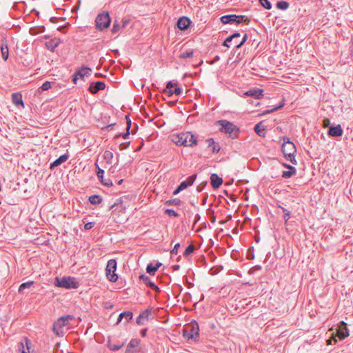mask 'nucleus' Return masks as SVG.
<instances>
[{
	"instance_id": "59",
	"label": "nucleus",
	"mask_w": 353,
	"mask_h": 353,
	"mask_svg": "<svg viewBox=\"0 0 353 353\" xmlns=\"http://www.w3.org/2000/svg\"><path fill=\"white\" fill-rule=\"evenodd\" d=\"M150 288L157 292H160V291H161L160 288L155 283H154L153 285Z\"/></svg>"
},
{
	"instance_id": "26",
	"label": "nucleus",
	"mask_w": 353,
	"mask_h": 353,
	"mask_svg": "<svg viewBox=\"0 0 353 353\" xmlns=\"http://www.w3.org/2000/svg\"><path fill=\"white\" fill-rule=\"evenodd\" d=\"M288 169H289V170L283 171L282 172V177L284 179H289L296 173V169L292 165H288Z\"/></svg>"
},
{
	"instance_id": "35",
	"label": "nucleus",
	"mask_w": 353,
	"mask_h": 353,
	"mask_svg": "<svg viewBox=\"0 0 353 353\" xmlns=\"http://www.w3.org/2000/svg\"><path fill=\"white\" fill-rule=\"evenodd\" d=\"M157 270V267H154L152 263L147 265L146 271L150 275H154Z\"/></svg>"
},
{
	"instance_id": "64",
	"label": "nucleus",
	"mask_w": 353,
	"mask_h": 353,
	"mask_svg": "<svg viewBox=\"0 0 353 353\" xmlns=\"http://www.w3.org/2000/svg\"><path fill=\"white\" fill-rule=\"evenodd\" d=\"M254 255L253 252L251 254H248V259L249 260H252V259H254Z\"/></svg>"
},
{
	"instance_id": "54",
	"label": "nucleus",
	"mask_w": 353,
	"mask_h": 353,
	"mask_svg": "<svg viewBox=\"0 0 353 353\" xmlns=\"http://www.w3.org/2000/svg\"><path fill=\"white\" fill-rule=\"evenodd\" d=\"M122 203L121 199H118L116 200L114 203L110 206V209H112L115 206H117L118 205L121 204Z\"/></svg>"
},
{
	"instance_id": "33",
	"label": "nucleus",
	"mask_w": 353,
	"mask_h": 353,
	"mask_svg": "<svg viewBox=\"0 0 353 353\" xmlns=\"http://www.w3.org/2000/svg\"><path fill=\"white\" fill-rule=\"evenodd\" d=\"M289 3L285 1H280L276 3V7L278 9L285 10L289 8Z\"/></svg>"
},
{
	"instance_id": "51",
	"label": "nucleus",
	"mask_w": 353,
	"mask_h": 353,
	"mask_svg": "<svg viewBox=\"0 0 353 353\" xmlns=\"http://www.w3.org/2000/svg\"><path fill=\"white\" fill-rule=\"evenodd\" d=\"M94 223H93V222H88V223L85 224L84 228L86 230H88L92 229L94 227Z\"/></svg>"
},
{
	"instance_id": "11",
	"label": "nucleus",
	"mask_w": 353,
	"mask_h": 353,
	"mask_svg": "<svg viewBox=\"0 0 353 353\" xmlns=\"http://www.w3.org/2000/svg\"><path fill=\"white\" fill-rule=\"evenodd\" d=\"M91 69L87 66H82L80 69L77 70L73 74L72 81L74 83H77V79L81 78L84 79L85 77L90 75Z\"/></svg>"
},
{
	"instance_id": "39",
	"label": "nucleus",
	"mask_w": 353,
	"mask_h": 353,
	"mask_svg": "<svg viewBox=\"0 0 353 353\" xmlns=\"http://www.w3.org/2000/svg\"><path fill=\"white\" fill-rule=\"evenodd\" d=\"M259 2L265 9L270 10L272 8V4L268 0H259Z\"/></svg>"
},
{
	"instance_id": "14",
	"label": "nucleus",
	"mask_w": 353,
	"mask_h": 353,
	"mask_svg": "<svg viewBox=\"0 0 353 353\" xmlns=\"http://www.w3.org/2000/svg\"><path fill=\"white\" fill-rule=\"evenodd\" d=\"M343 133V128L340 124H338L335 126L332 125L329 127L328 130V135L333 137H337L342 136Z\"/></svg>"
},
{
	"instance_id": "18",
	"label": "nucleus",
	"mask_w": 353,
	"mask_h": 353,
	"mask_svg": "<svg viewBox=\"0 0 353 353\" xmlns=\"http://www.w3.org/2000/svg\"><path fill=\"white\" fill-rule=\"evenodd\" d=\"M210 183L213 189H218L223 183L222 178L219 177L216 174H212L210 176Z\"/></svg>"
},
{
	"instance_id": "3",
	"label": "nucleus",
	"mask_w": 353,
	"mask_h": 353,
	"mask_svg": "<svg viewBox=\"0 0 353 353\" xmlns=\"http://www.w3.org/2000/svg\"><path fill=\"white\" fill-rule=\"evenodd\" d=\"M283 139L284 142L281 147L282 152L288 161H290L292 164L296 165L297 161L294 157L296 152L295 145L287 137H284Z\"/></svg>"
},
{
	"instance_id": "46",
	"label": "nucleus",
	"mask_w": 353,
	"mask_h": 353,
	"mask_svg": "<svg viewBox=\"0 0 353 353\" xmlns=\"http://www.w3.org/2000/svg\"><path fill=\"white\" fill-rule=\"evenodd\" d=\"M281 209H282L283 212H284L283 218H284L285 222H287L288 221L289 216L290 215V212L284 208H281Z\"/></svg>"
},
{
	"instance_id": "27",
	"label": "nucleus",
	"mask_w": 353,
	"mask_h": 353,
	"mask_svg": "<svg viewBox=\"0 0 353 353\" xmlns=\"http://www.w3.org/2000/svg\"><path fill=\"white\" fill-rule=\"evenodd\" d=\"M12 103L16 105H24L22 100V96L20 93H13L12 94Z\"/></svg>"
},
{
	"instance_id": "4",
	"label": "nucleus",
	"mask_w": 353,
	"mask_h": 353,
	"mask_svg": "<svg viewBox=\"0 0 353 353\" xmlns=\"http://www.w3.org/2000/svg\"><path fill=\"white\" fill-rule=\"evenodd\" d=\"M54 285L65 289H77L79 286V282L75 278L72 276H63L61 278L57 276Z\"/></svg>"
},
{
	"instance_id": "60",
	"label": "nucleus",
	"mask_w": 353,
	"mask_h": 353,
	"mask_svg": "<svg viewBox=\"0 0 353 353\" xmlns=\"http://www.w3.org/2000/svg\"><path fill=\"white\" fill-rule=\"evenodd\" d=\"M230 36H231L232 39L234 40V39L239 37L241 36V34L239 32H235Z\"/></svg>"
},
{
	"instance_id": "53",
	"label": "nucleus",
	"mask_w": 353,
	"mask_h": 353,
	"mask_svg": "<svg viewBox=\"0 0 353 353\" xmlns=\"http://www.w3.org/2000/svg\"><path fill=\"white\" fill-rule=\"evenodd\" d=\"M337 342V339H336V336H333L332 339H330L327 340L328 344H336Z\"/></svg>"
},
{
	"instance_id": "7",
	"label": "nucleus",
	"mask_w": 353,
	"mask_h": 353,
	"mask_svg": "<svg viewBox=\"0 0 353 353\" xmlns=\"http://www.w3.org/2000/svg\"><path fill=\"white\" fill-rule=\"evenodd\" d=\"M220 19L221 23L223 24H240L241 23L244 22L245 24L248 25L250 22V19L248 17L244 15H236L234 14L222 16Z\"/></svg>"
},
{
	"instance_id": "63",
	"label": "nucleus",
	"mask_w": 353,
	"mask_h": 353,
	"mask_svg": "<svg viewBox=\"0 0 353 353\" xmlns=\"http://www.w3.org/2000/svg\"><path fill=\"white\" fill-rule=\"evenodd\" d=\"M129 143H128L127 145L125 143L120 144V145H119L120 150H123L124 148H125L129 145Z\"/></svg>"
},
{
	"instance_id": "21",
	"label": "nucleus",
	"mask_w": 353,
	"mask_h": 353,
	"mask_svg": "<svg viewBox=\"0 0 353 353\" xmlns=\"http://www.w3.org/2000/svg\"><path fill=\"white\" fill-rule=\"evenodd\" d=\"M341 323L343 325V327L337 330L336 336L340 340H343L348 336L349 333L346 327V323L344 321H341Z\"/></svg>"
},
{
	"instance_id": "29",
	"label": "nucleus",
	"mask_w": 353,
	"mask_h": 353,
	"mask_svg": "<svg viewBox=\"0 0 353 353\" xmlns=\"http://www.w3.org/2000/svg\"><path fill=\"white\" fill-rule=\"evenodd\" d=\"M89 201L92 205L100 204L102 202V198L97 194L92 195L89 197Z\"/></svg>"
},
{
	"instance_id": "2",
	"label": "nucleus",
	"mask_w": 353,
	"mask_h": 353,
	"mask_svg": "<svg viewBox=\"0 0 353 353\" xmlns=\"http://www.w3.org/2000/svg\"><path fill=\"white\" fill-rule=\"evenodd\" d=\"M216 125L221 126V132L228 134L232 139L237 138L239 135V128L229 121L219 120L216 121Z\"/></svg>"
},
{
	"instance_id": "43",
	"label": "nucleus",
	"mask_w": 353,
	"mask_h": 353,
	"mask_svg": "<svg viewBox=\"0 0 353 353\" xmlns=\"http://www.w3.org/2000/svg\"><path fill=\"white\" fill-rule=\"evenodd\" d=\"M123 345H124V343H122L121 345L109 344L108 347L112 351H117V350H120Z\"/></svg>"
},
{
	"instance_id": "24",
	"label": "nucleus",
	"mask_w": 353,
	"mask_h": 353,
	"mask_svg": "<svg viewBox=\"0 0 353 353\" xmlns=\"http://www.w3.org/2000/svg\"><path fill=\"white\" fill-rule=\"evenodd\" d=\"M60 40L59 39H52L46 43V47L50 51H54L55 48L59 46Z\"/></svg>"
},
{
	"instance_id": "25",
	"label": "nucleus",
	"mask_w": 353,
	"mask_h": 353,
	"mask_svg": "<svg viewBox=\"0 0 353 353\" xmlns=\"http://www.w3.org/2000/svg\"><path fill=\"white\" fill-rule=\"evenodd\" d=\"M254 130L255 132L261 137H265V126L263 125V122L261 121L256 125H255Z\"/></svg>"
},
{
	"instance_id": "23",
	"label": "nucleus",
	"mask_w": 353,
	"mask_h": 353,
	"mask_svg": "<svg viewBox=\"0 0 353 353\" xmlns=\"http://www.w3.org/2000/svg\"><path fill=\"white\" fill-rule=\"evenodd\" d=\"M133 317V313L130 311L121 312L119 315L117 324L119 323L123 319H125L126 323H128Z\"/></svg>"
},
{
	"instance_id": "9",
	"label": "nucleus",
	"mask_w": 353,
	"mask_h": 353,
	"mask_svg": "<svg viewBox=\"0 0 353 353\" xmlns=\"http://www.w3.org/2000/svg\"><path fill=\"white\" fill-rule=\"evenodd\" d=\"M117 270V261L114 259H110L108 261L105 268L107 279L111 282H116L118 280V276L115 273Z\"/></svg>"
},
{
	"instance_id": "5",
	"label": "nucleus",
	"mask_w": 353,
	"mask_h": 353,
	"mask_svg": "<svg viewBox=\"0 0 353 353\" xmlns=\"http://www.w3.org/2000/svg\"><path fill=\"white\" fill-rule=\"evenodd\" d=\"M74 319L73 315L61 316L53 324V332L57 336H63L64 334L63 328L69 325V322Z\"/></svg>"
},
{
	"instance_id": "31",
	"label": "nucleus",
	"mask_w": 353,
	"mask_h": 353,
	"mask_svg": "<svg viewBox=\"0 0 353 353\" xmlns=\"http://www.w3.org/2000/svg\"><path fill=\"white\" fill-rule=\"evenodd\" d=\"M33 281H28L21 283L18 290L19 293H22L26 289L30 288L33 285Z\"/></svg>"
},
{
	"instance_id": "47",
	"label": "nucleus",
	"mask_w": 353,
	"mask_h": 353,
	"mask_svg": "<svg viewBox=\"0 0 353 353\" xmlns=\"http://www.w3.org/2000/svg\"><path fill=\"white\" fill-rule=\"evenodd\" d=\"M179 248H180V243H177L176 244L174 245L173 249L170 251V254L172 255L177 254L178 250H179Z\"/></svg>"
},
{
	"instance_id": "30",
	"label": "nucleus",
	"mask_w": 353,
	"mask_h": 353,
	"mask_svg": "<svg viewBox=\"0 0 353 353\" xmlns=\"http://www.w3.org/2000/svg\"><path fill=\"white\" fill-rule=\"evenodd\" d=\"M139 279H140V281H141L143 283H144L145 285H147L150 288H151L153 285V284L154 283V282H152L151 281V279L149 276H148L145 274L140 275Z\"/></svg>"
},
{
	"instance_id": "62",
	"label": "nucleus",
	"mask_w": 353,
	"mask_h": 353,
	"mask_svg": "<svg viewBox=\"0 0 353 353\" xmlns=\"http://www.w3.org/2000/svg\"><path fill=\"white\" fill-rule=\"evenodd\" d=\"M147 328H145V329H143L141 331V334L143 337H145L146 336V334H147Z\"/></svg>"
},
{
	"instance_id": "45",
	"label": "nucleus",
	"mask_w": 353,
	"mask_h": 353,
	"mask_svg": "<svg viewBox=\"0 0 353 353\" xmlns=\"http://www.w3.org/2000/svg\"><path fill=\"white\" fill-rule=\"evenodd\" d=\"M248 34H245L243 37L242 38L241 41L238 43L236 44V46H235V48L236 49H239L241 48V46L246 42L247 39H248Z\"/></svg>"
},
{
	"instance_id": "22",
	"label": "nucleus",
	"mask_w": 353,
	"mask_h": 353,
	"mask_svg": "<svg viewBox=\"0 0 353 353\" xmlns=\"http://www.w3.org/2000/svg\"><path fill=\"white\" fill-rule=\"evenodd\" d=\"M151 313V310H149V309H147L145 310H144L143 312H142L139 315V316L137 318V323L138 325H143L144 323H143V319H148L149 318V316Z\"/></svg>"
},
{
	"instance_id": "56",
	"label": "nucleus",
	"mask_w": 353,
	"mask_h": 353,
	"mask_svg": "<svg viewBox=\"0 0 353 353\" xmlns=\"http://www.w3.org/2000/svg\"><path fill=\"white\" fill-rule=\"evenodd\" d=\"M330 123V119H323V126L324 128H327V127H328V126H329Z\"/></svg>"
},
{
	"instance_id": "49",
	"label": "nucleus",
	"mask_w": 353,
	"mask_h": 353,
	"mask_svg": "<svg viewBox=\"0 0 353 353\" xmlns=\"http://www.w3.org/2000/svg\"><path fill=\"white\" fill-rule=\"evenodd\" d=\"M232 41H233V39H232L231 36L228 37L223 41V46L229 48L230 46L228 43L231 42Z\"/></svg>"
},
{
	"instance_id": "57",
	"label": "nucleus",
	"mask_w": 353,
	"mask_h": 353,
	"mask_svg": "<svg viewBox=\"0 0 353 353\" xmlns=\"http://www.w3.org/2000/svg\"><path fill=\"white\" fill-rule=\"evenodd\" d=\"M129 23V20L128 19H122V26H121V28H125L128 26V24Z\"/></svg>"
},
{
	"instance_id": "48",
	"label": "nucleus",
	"mask_w": 353,
	"mask_h": 353,
	"mask_svg": "<svg viewBox=\"0 0 353 353\" xmlns=\"http://www.w3.org/2000/svg\"><path fill=\"white\" fill-rule=\"evenodd\" d=\"M125 119L126 120V130H130V129L131 128V125H132L130 117L128 115H125Z\"/></svg>"
},
{
	"instance_id": "36",
	"label": "nucleus",
	"mask_w": 353,
	"mask_h": 353,
	"mask_svg": "<svg viewBox=\"0 0 353 353\" xmlns=\"http://www.w3.org/2000/svg\"><path fill=\"white\" fill-rule=\"evenodd\" d=\"M181 201L179 199H173L165 201L167 205H180Z\"/></svg>"
},
{
	"instance_id": "58",
	"label": "nucleus",
	"mask_w": 353,
	"mask_h": 353,
	"mask_svg": "<svg viewBox=\"0 0 353 353\" xmlns=\"http://www.w3.org/2000/svg\"><path fill=\"white\" fill-rule=\"evenodd\" d=\"M200 219H201V216L199 214H196L194 216V221L193 227L197 223V222L200 220Z\"/></svg>"
},
{
	"instance_id": "13",
	"label": "nucleus",
	"mask_w": 353,
	"mask_h": 353,
	"mask_svg": "<svg viewBox=\"0 0 353 353\" xmlns=\"http://www.w3.org/2000/svg\"><path fill=\"white\" fill-rule=\"evenodd\" d=\"M105 88V84L104 82L96 81V82H92L90 83L88 90L91 94H95L99 91L103 90Z\"/></svg>"
},
{
	"instance_id": "12",
	"label": "nucleus",
	"mask_w": 353,
	"mask_h": 353,
	"mask_svg": "<svg viewBox=\"0 0 353 353\" xmlns=\"http://www.w3.org/2000/svg\"><path fill=\"white\" fill-rule=\"evenodd\" d=\"M95 166H96V174H97V176L99 180L101 181V183L103 185L107 186V187H110V186L112 185V183L110 179H104V178H103L104 170L103 169H101V168H99V166L98 165V164L97 163H95Z\"/></svg>"
},
{
	"instance_id": "32",
	"label": "nucleus",
	"mask_w": 353,
	"mask_h": 353,
	"mask_svg": "<svg viewBox=\"0 0 353 353\" xmlns=\"http://www.w3.org/2000/svg\"><path fill=\"white\" fill-rule=\"evenodd\" d=\"M104 159L106 161V163L110 164L112 163V159L113 158V153L110 151L106 150L104 152L103 155Z\"/></svg>"
},
{
	"instance_id": "15",
	"label": "nucleus",
	"mask_w": 353,
	"mask_h": 353,
	"mask_svg": "<svg viewBox=\"0 0 353 353\" xmlns=\"http://www.w3.org/2000/svg\"><path fill=\"white\" fill-rule=\"evenodd\" d=\"M32 345L30 340L27 338L24 339L23 341L18 343V350L19 353H30V348Z\"/></svg>"
},
{
	"instance_id": "55",
	"label": "nucleus",
	"mask_w": 353,
	"mask_h": 353,
	"mask_svg": "<svg viewBox=\"0 0 353 353\" xmlns=\"http://www.w3.org/2000/svg\"><path fill=\"white\" fill-rule=\"evenodd\" d=\"M207 143H208V147L210 148L212 147L215 143H214V141L212 138H210V139H208L206 140Z\"/></svg>"
},
{
	"instance_id": "41",
	"label": "nucleus",
	"mask_w": 353,
	"mask_h": 353,
	"mask_svg": "<svg viewBox=\"0 0 353 353\" xmlns=\"http://www.w3.org/2000/svg\"><path fill=\"white\" fill-rule=\"evenodd\" d=\"M192 56H193V51L190 50V51H186V52H183L181 53L179 57L181 59H187V58L192 57Z\"/></svg>"
},
{
	"instance_id": "40",
	"label": "nucleus",
	"mask_w": 353,
	"mask_h": 353,
	"mask_svg": "<svg viewBox=\"0 0 353 353\" xmlns=\"http://www.w3.org/2000/svg\"><path fill=\"white\" fill-rule=\"evenodd\" d=\"M51 88V83L50 81H45L42 85L39 88V90H41L42 91H46L48 90Z\"/></svg>"
},
{
	"instance_id": "1",
	"label": "nucleus",
	"mask_w": 353,
	"mask_h": 353,
	"mask_svg": "<svg viewBox=\"0 0 353 353\" xmlns=\"http://www.w3.org/2000/svg\"><path fill=\"white\" fill-rule=\"evenodd\" d=\"M172 141L177 145L191 148L196 146L198 143L196 137L190 132H183L173 135Z\"/></svg>"
},
{
	"instance_id": "52",
	"label": "nucleus",
	"mask_w": 353,
	"mask_h": 353,
	"mask_svg": "<svg viewBox=\"0 0 353 353\" xmlns=\"http://www.w3.org/2000/svg\"><path fill=\"white\" fill-rule=\"evenodd\" d=\"M129 135H130V130H126V132L125 133L119 134L117 135L116 137L122 136L123 139H126L129 137Z\"/></svg>"
},
{
	"instance_id": "61",
	"label": "nucleus",
	"mask_w": 353,
	"mask_h": 353,
	"mask_svg": "<svg viewBox=\"0 0 353 353\" xmlns=\"http://www.w3.org/2000/svg\"><path fill=\"white\" fill-rule=\"evenodd\" d=\"M181 191H182V190L181 188H179V187L178 186L175 190L173 192V194L174 195H176L178 194Z\"/></svg>"
},
{
	"instance_id": "8",
	"label": "nucleus",
	"mask_w": 353,
	"mask_h": 353,
	"mask_svg": "<svg viewBox=\"0 0 353 353\" xmlns=\"http://www.w3.org/2000/svg\"><path fill=\"white\" fill-rule=\"evenodd\" d=\"M111 19L108 12L100 13L95 19L96 28L99 30L108 28L110 25Z\"/></svg>"
},
{
	"instance_id": "34",
	"label": "nucleus",
	"mask_w": 353,
	"mask_h": 353,
	"mask_svg": "<svg viewBox=\"0 0 353 353\" xmlns=\"http://www.w3.org/2000/svg\"><path fill=\"white\" fill-rule=\"evenodd\" d=\"M1 56L3 60L6 61L8 59L9 56V50L7 46L5 47L3 46H1Z\"/></svg>"
},
{
	"instance_id": "19",
	"label": "nucleus",
	"mask_w": 353,
	"mask_h": 353,
	"mask_svg": "<svg viewBox=\"0 0 353 353\" xmlns=\"http://www.w3.org/2000/svg\"><path fill=\"white\" fill-rule=\"evenodd\" d=\"M69 159V155L68 154H64L61 155L58 159L54 161L50 165V169L53 170L54 168L58 167L61 165L64 162H65Z\"/></svg>"
},
{
	"instance_id": "37",
	"label": "nucleus",
	"mask_w": 353,
	"mask_h": 353,
	"mask_svg": "<svg viewBox=\"0 0 353 353\" xmlns=\"http://www.w3.org/2000/svg\"><path fill=\"white\" fill-rule=\"evenodd\" d=\"M283 106H284V103H282L279 105H278L272 109H269V110L264 111L263 114H268L272 113L276 110L281 109Z\"/></svg>"
},
{
	"instance_id": "16",
	"label": "nucleus",
	"mask_w": 353,
	"mask_h": 353,
	"mask_svg": "<svg viewBox=\"0 0 353 353\" xmlns=\"http://www.w3.org/2000/svg\"><path fill=\"white\" fill-rule=\"evenodd\" d=\"M191 23L190 19L187 17H181L177 21V27L181 30H187Z\"/></svg>"
},
{
	"instance_id": "42",
	"label": "nucleus",
	"mask_w": 353,
	"mask_h": 353,
	"mask_svg": "<svg viewBox=\"0 0 353 353\" xmlns=\"http://www.w3.org/2000/svg\"><path fill=\"white\" fill-rule=\"evenodd\" d=\"M121 26L119 24L118 21L117 20H115L114 21V23H113V26H112V32L115 34L117 32H118L119 31V30L121 29Z\"/></svg>"
},
{
	"instance_id": "17",
	"label": "nucleus",
	"mask_w": 353,
	"mask_h": 353,
	"mask_svg": "<svg viewBox=\"0 0 353 353\" xmlns=\"http://www.w3.org/2000/svg\"><path fill=\"white\" fill-rule=\"evenodd\" d=\"M245 94L254 99H260L263 96V90L260 88H253L247 91Z\"/></svg>"
},
{
	"instance_id": "44",
	"label": "nucleus",
	"mask_w": 353,
	"mask_h": 353,
	"mask_svg": "<svg viewBox=\"0 0 353 353\" xmlns=\"http://www.w3.org/2000/svg\"><path fill=\"white\" fill-rule=\"evenodd\" d=\"M165 213L170 216L178 217L179 216L178 212L172 209H166Z\"/></svg>"
},
{
	"instance_id": "6",
	"label": "nucleus",
	"mask_w": 353,
	"mask_h": 353,
	"mask_svg": "<svg viewBox=\"0 0 353 353\" xmlns=\"http://www.w3.org/2000/svg\"><path fill=\"white\" fill-rule=\"evenodd\" d=\"M183 335L188 340H196L199 337V324L196 321H193L185 325L183 330Z\"/></svg>"
},
{
	"instance_id": "10",
	"label": "nucleus",
	"mask_w": 353,
	"mask_h": 353,
	"mask_svg": "<svg viewBox=\"0 0 353 353\" xmlns=\"http://www.w3.org/2000/svg\"><path fill=\"white\" fill-rule=\"evenodd\" d=\"M163 92L169 97L172 94L180 95L182 93V88L178 87L176 83H174L172 81H168L166 84V89L164 90Z\"/></svg>"
},
{
	"instance_id": "38",
	"label": "nucleus",
	"mask_w": 353,
	"mask_h": 353,
	"mask_svg": "<svg viewBox=\"0 0 353 353\" xmlns=\"http://www.w3.org/2000/svg\"><path fill=\"white\" fill-rule=\"evenodd\" d=\"M194 250V248L193 245L190 244L185 250L183 255L185 256H188L190 255L192 253H193Z\"/></svg>"
},
{
	"instance_id": "28",
	"label": "nucleus",
	"mask_w": 353,
	"mask_h": 353,
	"mask_svg": "<svg viewBox=\"0 0 353 353\" xmlns=\"http://www.w3.org/2000/svg\"><path fill=\"white\" fill-rule=\"evenodd\" d=\"M140 343V340L137 339H132L130 343H128L125 352L126 353H130L133 351L132 350V348L137 347Z\"/></svg>"
},
{
	"instance_id": "50",
	"label": "nucleus",
	"mask_w": 353,
	"mask_h": 353,
	"mask_svg": "<svg viewBox=\"0 0 353 353\" xmlns=\"http://www.w3.org/2000/svg\"><path fill=\"white\" fill-rule=\"evenodd\" d=\"M212 151L214 152V153H218L220 150V146L219 145V144H216L214 143L212 146Z\"/></svg>"
},
{
	"instance_id": "20",
	"label": "nucleus",
	"mask_w": 353,
	"mask_h": 353,
	"mask_svg": "<svg viewBox=\"0 0 353 353\" xmlns=\"http://www.w3.org/2000/svg\"><path fill=\"white\" fill-rule=\"evenodd\" d=\"M196 178V174H192L191 176H190L186 180L182 181L179 185V188H181L182 190L186 189L187 188H188L189 186H191L195 179Z\"/></svg>"
}]
</instances>
